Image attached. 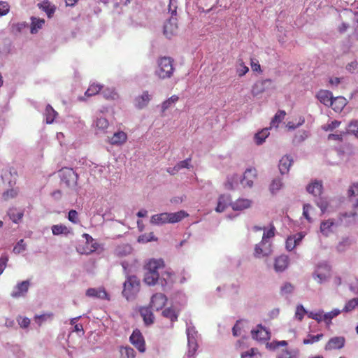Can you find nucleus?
Instances as JSON below:
<instances>
[{"mask_svg":"<svg viewBox=\"0 0 358 358\" xmlns=\"http://www.w3.org/2000/svg\"><path fill=\"white\" fill-rule=\"evenodd\" d=\"M174 62V59L171 57H159L155 75L162 80L171 78L175 71Z\"/></svg>","mask_w":358,"mask_h":358,"instance_id":"f257e3e1","label":"nucleus"},{"mask_svg":"<svg viewBox=\"0 0 358 358\" xmlns=\"http://www.w3.org/2000/svg\"><path fill=\"white\" fill-rule=\"evenodd\" d=\"M141 289L140 280L136 275H127L123 284L122 295L127 300L134 299Z\"/></svg>","mask_w":358,"mask_h":358,"instance_id":"f03ea898","label":"nucleus"},{"mask_svg":"<svg viewBox=\"0 0 358 358\" xmlns=\"http://www.w3.org/2000/svg\"><path fill=\"white\" fill-rule=\"evenodd\" d=\"M60 177L62 182L71 189H74L77 186L78 175L73 169L64 168L60 171Z\"/></svg>","mask_w":358,"mask_h":358,"instance_id":"7ed1b4c3","label":"nucleus"},{"mask_svg":"<svg viewBox=\"0 0 358 358\" xmlns=\"http://www.w3.org/2000/svg\"><path fill=\"white\" fill-rule=\"evenodd\" d=\"M130 342L134 345L139 352L145 351V343L143 335L138 330H134L129 338Z\"/></svg>","mask_w":358,"mask_h":358,"instance_id":"20e7f679","label":"nucleus"},{"mask_svg":"<svg viewBox=\"0 0 358 358\" xmlns=\"http://www.w3.org/2000/svg\"><path fill=\"white\" fill-rule=\"evenodd\" d=\"M345 343V338L343 336H334L331 338L324 346L326 351L334 350H340L343 348Z\"/></svg>","mask_w":358,"mask_h":358,"instance_id":"39448f33","label":"nucleus"},{"mask_svg":"<svg viewBox=\"0 0 358 358\" xmlns=\"http://www.w3.org/2000/svg\"><path fill=\"white\" fill-rule=\"evenodd\" d=\"M252 338L258 341H266L270 339V332L262 324H258L255 330L251 331Z\"/></svg>","mask_w":358,"mask_h":358,"instance_id":"423d86ee","label":"nucleus"},{"mask_svg":"<svg viewBox=\"0 0 358 358\" xmlns=\"http://www.w3.org/2000/svg\"><path fill=\"white\" fill-rule=\"evenodd\" d=\"M167 301L166 296L162 293H157L152 296L150 307L153 310H159L162 309Z\"/></svg>","mask_w":358,"mask_h":358,"instance_id":"0eeeda50","label":"nucleus"},{"mask_svg":"<svg viewBox=\"0 0 358 358\" xmlns=\"http://www.w3.org/2000/svg\"><path fill=\"white\" fill-rule=\"evenodd\" d=\"M178 31L177 19L171 17L164 25V34L166 37L170 38L176 35Z\"/></svg>","mask_w":358,"mask_h":358,"instance_id":"6e6552de","label":"nucleus"},{"mask_svg":"<svg viewBox=\"0 0 358 358\" xmlns=\"http://www.w3.org/2000/svg\"><path fill=\"white\" fill-rule=\"evenodd\" d=\"M257 178V171L255 169H248L243 173L241 182L243 187H251Z\"/></svg>","mask_w":358,"mask_h":358,"instance_id":"1a4fd4ad","label":"nucleus"},{"mask_svg":"<svg viewBox=\"0 0 358 358\" xmlns=\"http://www.w3.org/2000/svg\"><path fill=\"white\" fill-rule=\"evenodd\" d=\"M271 83L272 80L270 78L257 81L252 87V94L255 96L263 93Z\"/></svg>","mask_w":358,"mask_h":358,"instance_id":"9d476101","label":"nucleus"},{"mask_svg":"<svg viewBox=\"0 0 358 358\" xmlns=\"http://www.w3.org/2000/svg\"><path fill=\"white\" fill-rule=\"evenodd\" d=\"M86 295L89 297H94L107 300L110 299L109 295L103 287H99L98 289L89 288L86 291Z\"/></svg>","mask_w":358,"mask_h":358,"instance_id":"9b49d317","label":"nucleus"},{"mask_svg":"<svg viewBox=\"0 0 358 358\" xmlns=\"http://www.w3.org/2000/svg\"><path fill=\"white\" fill-rule=\"evenodd\" d=\"M29 285L30 283L29 280H24L18 283L15 286L13 292L11 293V296L14 298L24 296L26 293L28 292Z\"/></svg>","mask_w":358,"mask_h":358,"instance_id":"f8f14e48","label":"nucleus"},{"mask_svg":"<svg viewBox=\"0 0 358 358\" xmlns=\"http://www.w3.org/2000/svg\"><path fill=\"white\" fill-rule=\"evenodd\" d=\"M289 265V257L282 255L275 259L274 269L276 272L284 271Z\"/></svg>","mask_w":358,"mask_h":358,"instance_id":"ddd939ff","label":"nucleus"},{"mask_svg":"<svg viewBox=\"0 0 358 358\" xmlns=\"http://www.w3.org/2000/svg\"><path fill=\"white\" fill-rule=\"evenodd\" d=\"M265 245L264 241H261L259 244H257L255 248L254 255L257 258H260L262 257H266L271 254V245L268 247L263 248V246Z\"/></svg>","mask_w":358,"mask_h":358,"instance_id":"4468645a","label":"nucleus"},{"mask_svg":"<svg viewBox=\"0 0 358 358\" xmlns=\"http://www.w3.org/2000/svg\"><path fill=\"white\" fill-rule=\"evenodd\" d=\"M164 266L162 259H150L145 266V269L152 273H159L158 270Z\"/></svg>","mask_w":358,"mask_h":358,"instance_id":"2eb2a0df","label":"nucleus"},{"mask_svg":"<svg viewBox=\"0 0 358 358\" xmlns=\"http://www.w3.org/2000/svg\"><path fill=\"white\" fill-rule=\"evenodd\" d=\"M317 98L324 105L329 106L334 97L330 91L321 90L317 92Z\"/></svg>","mask_w":358,"mask_h":358,"instance_id":"dca6fc26","label":"nucleus"},{"mask_svg":"<svg viewBox=\"0 0 358 358\" xmlns=\"http://www.w3.org/2000/svg\"><path fill=\"white\" fill-rule=\"evenodd\" d=\"M346 104V99L343 96H339L333 98L329 106H331L332 109L336 112H341Z\"/></svg>","mask_w":358,"mask_h":358,"instance_id":"f3484780","label":"nucleus"},{"mask_svg":"<svg viewBox=\"0 0 358 358\" xmlns=\"http://www.w3.org/2000/svg\"><path fill=\"white\" fill-rule=\"evenodd\" d=\"M293 163V159L288 155L283 156L279 162V170L282 174L287 173Z\"/></svg>","mask_w":358,"mask_h":358,"instance_id":"a211bd4d","label":"nucleus"},{"mask_svg":"<svg viewBox=\"0 0 358 358\" xmlns=\"http://www.w3.org/2000/svg\"><path fill=\"white\" fill-rule=\"evenodd\" d=\"M307 191L314 196H320L322 192V183L315 180L307 187Z\"/></svg>","mask_w":358,"mask_h":358,"instance_id":"6ab92c4d","label":"nucleus"},{"mask_svg":"<svg viewBox=\"0 0 358 358\" xmlns=\"http://www.w3.org/2000/svg\"><path fill=\"white\" fill-rule=\"evenodd\" d=\"M160 280L163 287H171L176 282L175 274L171 271H165Z\"/></svg>","mask_w":358,"mask_h":358,"instance_id":"aec40b11","label":"nucleus"},{"mask_svg":"<svg viewBox=\"0 0 358 358\" xmlns=\"http://www.w3.org/2000/svg\"><path fill=\"white\" fill-rule=\"evenodd\" d=\"M250 206L251 201L245 199H238L231 203V206L234 210H243L248 208Z\"/></svg>","mask_w":358,"mask_h":358,"instance_id":"412c9836","label":"nucleus"},{"mask_svg":"<svg viewBox=\"0 0 358 358\" xmlns=\"http://www.w3.org/2000/svg\"><path fill=\"white\" fill-rule=\"evenodd\" d=\"M230 201L231 197L229 195L221 194L218 198L217 205L215 210L218 213L223 212L228 206Z\"/></svg>","mask_w":358,"mask_h":358,"instance_id":"4be33fe9","label":"nucleus"},{"mask_svg":"<svg viewBox=\"0 0 358 358\" xmlns=\"http://www.w3.org/2000/svg\"><path fill=\"white\" fill-rule=\"evenodd\" d=\"M334 226L335 222L331 219L323 221L320 224V231L324 236H328L333 232V228Z\"/></svg>","mask_w":358,"mask_h":358,"instance_id":"5701e85b","label":"nucleus"},{"mask_svg":"<svg viewBox=\"0 0 358 358\" xmlns=\"http://www.w3.org/2000/svg\"><path fill=\"white\" fill-rule=\"evenodd\" d=\"M150 100V96L149 95L148 92L145 91L141 96L136 97L135 103L136 106L138 108L141 109L148 104Z\"/></svg>","mask_w":358,"mask_h":358,"instance_id":"b1692460","label":"nucleus"},{"mask_svg":"<svg viewBox=\"0 0 358 358\" xmlns=\"http://www.w3.org/2000/svg\"><path fill=\"white\" fill-rule=\"evenodd\" d=\"M127 135L124 131H118L113 134L110 140L112 145L123 144L127 141Z\"/></svg>","mask_w":358,"mask_h":358,"instance_id":"393cba45","label":"nucleus"},{"mask_svg":"<svg viewBox=\"0 0 358 358\" xmlns=\"http://www.w3.org/2000/svg\"><path fill=\"white\" fill-rule=\"evenodd\" d=\"M168 213H162L154 215L151 217L150 222L153 224H163L169 223Z\"/></svg>","mask_w":358,"mask_h":358,"instance_id":"a878e982","label":"nucleus"},{"mask_svg":"<svg viewBox=\"0 0 358 358\" xmlns=\"http://www.w3.org/2000/svg\"><path fill=\"white\" fill-rule=\"evenodd\" d=\"M169 223H176L181 221L183 218L188 216V214L184 210H180L176 213H169Z\"/></svg>","mask_w":358,"mask_h":358,"instance_id":"bb28decb","label":"nucleus"},{"mask_svg":"<svg viewBox=\"0 0 358 358\" xmlns=\"http://www.w3.org/2000/svg\"><path fill=\"white\" fill-rule=\"evenodd\" d=\"M8 215L13 222L17 223L22 219L24 213L22 210H18L16 208H10L8 210Z\"/></svg>","mask_w":358,"mask_h":358,"instance_id":"cd10ccee","label":"nucleus"},{"mask_svg":"<svg viewBox=\"0 0 358 358\" xmlns=\"http://www.w3.org/2000/svg\"><path fill=\"white\" fill-rule=\"evenodd\" d=\"M357 307H358V298L355 297L346 301L341 311L345 313H351L355 310Z\"/></svg>","mask_w":358,"mask_h":358,"instance_id":"c85d7f7f","label":"nucleus"},{"mask_svg":"<svg viewBox=\"0 0 358 358\" xmlns=\"http://www.w3.org/2000/svg\"><path fill=\"white\" fill-rule=\"evenodd\" d=\"M141 315L143 317L145 324H150L153 323L154 316L150 309L148 307H143L140 309Z\"/></svg>","mask_w":358,"mask_h":358,"instance_id":"c756f323","label":"nucleus"},{"mask_svg":"<svg viewBox=\"0 0 358 358\" xmlns=\"http://www.w3.org/2000/svg\"><path fill=\"white\" fill-rule=\"evenodd\" d=\"M120 358H135L136 352L130 346H122L120 348Z\"/></svg>","mask_w":358,"mask_h":358,"instance_id":"7c9ffc66","label":"nucleus"},{"mask_svg":"<svg viewBox=\"0 0 358 358\" xmlns=\"http://www.w3.org/2000/svg\"><path fill=\"white\" fill-rule=\"evenodd\" d=\"M159 278V273H152L146 271L144 275V281L149 285H153L157 282Z\"/></svg>","mask_w":358,"mask_h":358,"instance_id":"2f4dec72","label":"nucleus"},{"mask_svg":"<svg viewBox=\"0 0 358 358\" xmlns=\"http://www.w3.org/2000/svg\"><path fill=\"white\" fill-rule=\"evenodd\" d=\"M45 121L47 124H52L56 116L57 115V113L53 109V108L50 105H48L45 108Z\"/></svg>","mask_w":358,"mask_h":358,"instance_id":"473e14b6","label":"nucleus"},{"mask_svg":"<svg viewBox=\"0 0 358 358\" xmlns=\"http://www.w3.org/2000/svg\"><path fill=\"white\" fill-rule=\"evenodd\" d=\"M103 89V85L96 83H92L90 85L88 89L85 93V95L87 96H94L100 92V91Z\"/></svg>","mask_w":358,"mask_h":358,"instance_id":"72a5a7b5","label":"nucleus"},{"mask_svg":"<svg viewBox=\"0 0 358 358\" xmlns=\"http://www.w3.org/2000/svg\"><path fill=\"white\" fill-rule=\"evenodd\" d=\"M44 24H45V20L43 19L32 17L31 18V33L36 34L39 29L42 28V27Z\"/></svg>","mask_w":358,"mask_h":358,"instance_id":"f704fd0d","label":"nucleus"},{"mask_svg":"<svg viewBox=\"0 0 358 358\" xmlns=\"http://www.w3.org/2000/svg\"><path fill=\"white\" fill-rule=\"evenodd\" d=\"M52 232L54 235H67L69 233L68 227L64 224H55L52 227Z\"/></svg>","mask_w":358,"mask_h":358,"instance_id":"c9c22d12","label":"nucleus"},{"mask_svg":"<svg viewBox=\"0 0 358 358\" xmlns=\"http://www.w3.org/2000/svg\"><path fill=\"white\" fill-rule=\"evenodd\" d=\"M285 115L286 113L284 110H278L271 122V127H277L278 124L285 118Z\"/></svg>","mask_w":358,"mask_h":358,"instance_id":"e433bc0d","label":"nucleus"},{"mask_svg":"<svg viewBox=\"0 0 358 358\" xmlns=\"http://www.w3.org/2000/svg\"><path fill=\"white\" fill-rule=\"evenodd\" d=\"M96 246L94 245H87V244H79L77 247V250L81 254L89 255L94 252L96 250Z\"/></svg>","mask_w":358,"mask_h":358,"instance_id":"4c0bfd02","label":"nucleus"},{"mask_svg":"<svg viewBox=\"0 0 358 358\" xmlns=\"http://www.w3.org/2000/svg\"><path fill=\"white\" fill-rule=\"evenodd\" d=\"M268 129L267 128H265L262 129L260 132L257 133L255 136L256 143L257 145L262 144L266 138V137H268Z\"/></svg>","mask_w":358,"mask_h":358,"instance_id":"58836bf2","label":"nucleus"},{"mask_svg":"<svg viewBox=\"0 0 358 358\" xmlns=\"http://www.w3.org/2000/svg\"><path fill=\"white\" fill-rule=\"evenodd\" d=\"M162 314L165 317L169 318L171 322L176 321L178 316V313L171 308H168L163 310Z\"/></svg>","mask_w":358,"mask_h":358,"instance_id":"ea45409f","label":"nucleus"},{"mask_svg":"<svg viewBox=\"0 0 358 358\" xmlns=\"http://www.w3.org/2000/svg\"><path fill=\"white\" fill-rule=\"evenodd\" d=\"M342 311L339 309H334L331 312L327 313L323 315V320L327 324H329L331 322V320L338 316Z\"/></svg>","mask_w":358,"mask_h":358,"instance_id":"a19ab883","label":"nucleus"},{"mask_svg":"<svg viewBox=\"0 0 358 358\" xmlns=\"http://www.w3.org/2000/svg\"><path fill=\"white\" fill-rule=\"evenodd\" d=\"M249 71V68L244 64L242 59H239L238 62V66L236 67V73L239 77L245 76Z\"/></svg>","mask_w":358,"mask_h":358,"instance_id":"79ce46f5","label":"nucleus"},{"mask_svg":"<svg viewBox=\"0 0 358 358\" xmlns=\"http://www.w3.org/2000/svg\"><path fill=\"white\" fill-rule=\"evenodd\" d=\"M152 241H157V238L155 237L153 232L142 234L138 238V241L141 243H146Z\"/></svg>","mask_w":358,"mask_h":358,"instance_id":"37998d69","label":"nucleus"},{"mask_svg":"<svg viewBox=\"0 0 358 358\" xmlns=\"http://www.w3.org/2000/svg\"><path fill=\"white\" fill-rule=\"evenodd\" d=\"M103 95L106 99L115 100L119 98V95L113 88H107L103 92Z\"/></svg>","mask_w":358,"mask_h":358,"instance_id":"c03bdc74","label":"nucleus"},{"mask_svg":"<svg viewBox=\"0 0 358 358\" xmlns=\"http://www.w3.org/2000/svg\"><path fill=\"white\" fill-rule=\"evenodd\" d=\"M299 237L297 239L293 238H288L286 241V248L291 251L292 250L296 245L298 244V243L301 240L302 236L301 234L299 235Z\"/></svg>","mask_w":358,"mask_h":358,"instance_id":"a18cd8bd","label":"nucleus"},{"mask_svg":"<svg viewBox=\"0 0 358 358\" xmlns=\"http://www.w3.org/2000/svg\"><path fill=\"white\" fill-rule=\"evenodd\" d=\"M347 131L358 138V120H352L348 124Z\"/></svg>","mask_w":358,"mask_h":358,"instance_id":"49530a36","label":"nucleus"},{"mask_svg":"<svg viewBox=\"0 0 358 358\" xmlns=\"http://www.w3.org/2000/svg\"><path fill=\"white\" fill-rule=\"evenodd\" d=\"M238 180L239 177L237 174H234L231 177L229 176L225 183V187L229 189H233L234 188V185L237 184Z\"/></svg>","mask_w":358,"mask_h":358,"instance_id":"de8ad7c7","label":"nucleus"},{"mask_svg":"<svg viewBox=\"0 0 358 358\" xmlns=\"http://www.w3.org/2000/svg\"><path fill=\"white\" fill-rule=\"evenodd\" d=\"M53 314L50 313H44L40 315H36L35 322L41 326L45 321L48 320H51L52 318Z\"/></svg>","mask_w":358,"mask_h":358,"instance_id":"09e8293b","label":"nucleus"},{"mask_svg":"<svg viewBox=\"0 0 358 358\" xmlns=\"http://www.w3.org/2000/svg\"><path fill=\"white\" fill-rule=\"evenodd\" d=\"M40 7L46 13L48 17H51L55 11V8L50 6L48 2H43Z\"/></svg>","mask_w":358,"mask_h":358,"instance_id":"8fccbe9b","label":"nucleus"},{"mask_svg":"<svg viewBox=\"0 0 358 358\" xmlns=\"http://www.w3.org/2000/svg\"><path fill=\"white\" fill-rule=\"evenodd\" d=\"M108 124H109L107 119L104 117L97 118L96 121V127L101 131H104L106 129H107Z\"/></svg>","mask_w":358,"mask_h":358,"instance_id":"3c124183","label":"nucleus"},{"mask_svg":"<svg viewBox=\"0 0 358 358\" xmlns=\"http://www.w3.org/2000/svg\"><path fill=\"white\" fill-rule=\"evenodd\" d=\"M308 337V338H306L303 341V343L304 345L312 344L319 341L323 337V334H320L315 336L309 334Z\"/></svg>","mask_w":358,"mask_h":358,"instance_id":"603ef678","label":"nucleus"},{"mask_svg":"<svg viewBox=\"0 0 358 358\" xmlns=\"http://www.w3.org/2000/svg\"><path fill=\"white\" fill-rule=\"evenodd\" d=\"M307 313V311L305 310L304 307L302 305L297 306L295 312V317L299 321H302L304 315Z\"/></svg>","mask_w":358,"mask_h":358,"instance_id":"864d4df0","label":"nucleus"},{"mask_svg":"<svg viewBox=\"0 0 358 358\" xmlns=\"http://www.w3.org/2000/svg\"><path fill=\"white\" fill-rule=\"evenodd\" d=\"M18 194V190L17 189H10L3 192V199L8 201L10 199L15 198Z\"/></svg>","mask_w":358,"mask_h":358,"instance_id":"5fc2aeb1","label":"nucleus"},{"mask_svg":"<svg viewBox=\"0 0 358 358\" xmlns=\"http://www.w3.org/2000/svg\"><path fill=\"white\" fill-rule=\"evenodd\" d=\"M179 98L178 96L176 95H173L171 96L169 99H168L167 100H166L165 101L163 102L162 103V109L163 110H166V109H168L171 103H174L176 102H177L178 101Z\"/></svg>","mask_w":358,"mask_h":358,"instance_id":"6e6d98bb","label":"nucleus"},{"mask_svg":"<svg viewBox=\"0 0 358 358\" xmlns=\"http://www.w3.org/2000/svg\"><path fill=\"white\" fill-rule=\"evenodd\" d=\"M26 250V244L24 243V240H20L13 248V252L15 254H20Z\"/></svg>","mask_w":358,"mask_h":358,"instance_id":"4d7b16f0","label":"nucleus"},{"mask_svg":"<svg viewBox=\"0 0 358 358\" xmlns=\"http://www.w3.org/2000/svg\"><path fill=\"white\" fill-rule=\"evenodd\" d=\"M313 210V208L310 204H304L303 207V215L309 222H311L310 216V212Z\"/></svg>","mask_w":358,"mask_h":358,"instance_id":"13d9d810","label":"nucleus"},{"mask_svg":"<svg viewBox=\"0 0 358 358\" xmlns=\"http://www.w3.org/2000/svg\"><path fill=\"white\" fill-rule=\"evenodd\" d=\"M348 195L349 197H358V182H354L348 189Z\"/></svg>","mask_w":358,"mask_h":358,"instance_id":"bf43d9fd","label":"nucleus"},{"mask_svg":"<svg viewBox=\"0 0 358 358\" xmlns=\"http://www.w3.org/2000/svg\"><path fill=\"white\" fill-rule=\"evenodd\" d=\"M26 27L25 24L23 22H19L13 24L11 26V32L14 34H19L22 31L23 29Z\"/></svg>","mask_w":358,"mask_h":358,"instance_id":"052dcab7","label":"nucleus"},{"mask_svg":"<svg viewBox=\"0 0 358 358\" xmlns=\"http://www.w3.org/2000/svg\"><path fill=\"white\" fill-rule=\"evenodd\" d=\"M10 6L6 1H0V16H4L8 13Z\"/></svg>","mask_w":358,"mask_h":358,"instance_id":"680f3d73","label":"nucleus"},{"mask_svg":"<svg viewBox=\"0 0 358 358\" xmlns=\"http://www.w3.org/2000/svg\"><path fill=\"white\" fill-rule=\"evenodd\" d=\"M68 219L72 223L78 224L79 222L78 212L75 210H71L69 212Z\"/></svg>","mask_w":358,"mask_h":358,"instance_id":"e2e57ef3","label":"nucleus"},{"mask_svg":"<svg viewBox=\"0 0 358 358\" xmlns=\"http://www.w3.org/2000/svg\"><path fill=\"white\" fill-rule=\"evenodd\" d=\"M341 124V122L338 120L331 121L329 124L324 125L322 127V129L326 131H332L334 129L337 128Z\"/></svg>","mask_w":358,"mask_h":358,"instance_id":"0e129e2a","label":"nucleus"},{"mask_svg":"<svg viewBox=\"0 0 358 358\" xmlns=\"http://www.w3.org/2000/svg\"><path fill=\"white\" fill-rule=\"evenodd\" d=\"M308 317L316 320L317 322L323 320L322 311L318 313L310 312L308 313Z\"/></svg>","mask_w":358,"mask_h":358,"instance_id":"69168bd1","label":"nucleus"},{"mask_svg":"<svg viewBox=\"0 0 358 358\" xmlns=\"http://www.w3.org/2000/svg\"><path fill=\"white\" fill-rule=\"evenodd\" d=\"M282 186V182L279 179H275L272 181L271 185H270V189L272 192V193H274L275 192L279 190Z\"/></svg>","mask_w":358,"mask_h":358,"instance_id":"338daca9","label":"nucleus"},{"mask_svg":"<svg viewBox=\"0 0 358 358\" xmlns=\"http://www.w3.org/2000/svg\"><path fill=\"white\" fill-rule=\"evenodd\" d=\"M294 356L292 351L287 350H282L278 352L277 358H292Z\"/></svg>","mask_w":358,"mask_h":358,"instance_id":"774afa93","label":"nucleus"}]
</instances>
